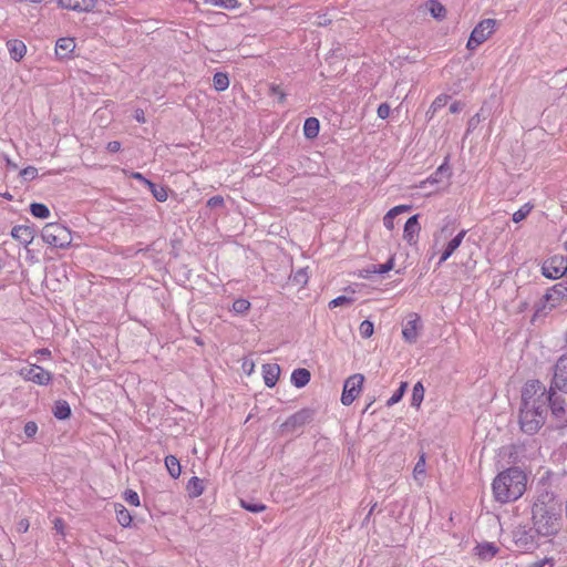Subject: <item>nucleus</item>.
<instances>
[{"label":"nucleus","instance_id":"1","mask_svg":"<svg viewBox=\"0 0 567 567\" xmlns=\"http://www.w3.org/2000/svg\"><path fill=\"white\" fill-rule=\"evenodd\" d=\"M550 400L551 395L540 381L529 380L525 383L519 409V425L524 433L533 435L544 425Z\"/></svg>","mask_w":567,"mask_h":567},{"label":"nucleus","instance_id":"2","mask_svg":"<svg viewBox=\"0 0 567 567\" xmlns=\"http://www.w3.org/2000/svg\"><path fill=\"white\" fill-rule=\"evenodd\" d=\"M532 519L538 535L553 536L560 529L561 505L555 494L543 491L532 507Z\"/></svg>","mask_w":567,"mask_h":567},{"label":"nucleus","instance_id":"3","mask_svg":"<svg viewBox=\"0 0 567 567\" xmlns=\"http://www.w3.org/2000/svg\"><path fill=\"white\" fill-rule=\"evenodd\" d=\"M527 477L519 467H509L499 473L493 481L494 497L499 503L518 499L526 491Z\"/></svg>","mask_w":567,"mask_h":567},{"label":"nucleus","instance_id":"4","mask_svg":"<svg viewBox=\"0 0 567 567\" xmlns=\"http://www.w3.org/2000/svg\"><path fill=\"white\" fill-rule=\"evenodd\" d=\"M43 241L55 248H68L72 243L71 230L59 223L47 224L41 233Z\"/></svg>","mask_w":567,"mask_h":567},{"label":"nucleus","instance_id":"5","mask_svg":"<svg viewBox=\"0 0 567 567\" xmlns=\"http://www.w3.org/2000/svg\"><path fill=\"white\" fill-rule=\"evenodd\" d=\"M496 20L484 19L471 32L466 48L475 50L480 44L485 42L494 32Z\"/></svg>","mask_w":567,"mask_h":567},{"label":"nucleus","instance_id":"6","mask_svg":"<svg viewBox=\"0 0 567 567\" xmlns=\"http://www.w3.org/2000/svg\"><path fill=\"white\" fill-rule=\"evenodd\" d=\"M542 274L548 279H558L567 276V257L555 255L544 260Z\"/></svg>","mask_w":567,"mask_h":567},{"label":"nucleus","instance_id":"7","mask_svg":"<svg viewBox=\"0 0 567 567\" xmlns=\"http://www.w3.org/2000/svg\"><path fill=\"white\" fill-rule=\"evenodd\" d=\"M19 375L29 382L38 385H48L53 379V374L38 364H30L19 370Z\"/></svg>","mask_w":567,"mask_h":567},{"label":"nucleus","instance_id":"8","mask_svg":"<svg viewBox=\"0 0 567 567\" xmlns=\"http://www.w3.org/2000/svg\"><path fill=\"white\" fill-rule=\"evenodd\" d=\"M316 415V411L305 408L290 415L281 425L284 431L295 432L306 424H309Z\"/></svg>","mask_w":567,"mask_h":567},{"label":"nucleus","instance_id":"9","mask_svg":"<svg viewBox=\"0 0 567 567\" xmlns=\"http://www.w3.org/2000/svg\"><path fill=\"white\" fill-rule=\"evenodd\" d=\"M363 381L364 377L362 374H353L346 380L341 394V403L343 405L352 404L361 391Z\"/></svg>","mask_w":567,"mask_h":567},{"label":"nucleus","instance_id":"10","mask_svg":"<svg viewBox=\"0 0 567 567\" xmlns=\"http://www.w3.org/2000/svg\"><path fill=\"white\" fill-rule=\"evenodd\" d=\"M513 542L520 550H530L536 547L533 530L525 526H518L513 530Z\"/></svg>","mask_w":567,"mask_h":567},{"label":"nucleus","instance_id":"11","mask_svg":"<svg viewBox=\"0 0 567 567\" xmlns=\"http://www.w3.org/2000/svg\"><path fill=\"white\" fill-rule=\"evenodd\" d=\"M553 384L567 393V352L559 357L555 364Z\"/></svg>","mask_w":567,"mask_h":567},{"label":"nucleus","instance_id":"12","mask_svg":"<svg viewBox=\"0 0 567 567\" xmlns=\"http://www.w3.org/2000/svg\"><path fill=\"white\" fill-rule=\"evenodd\" d=\"M131 177L145 185L157 202L164 203L167 200L168 194L165 186L153 183L138 172H132Z\"/></svg>","mask_w":567,"mask_h":567},{"label":"nucleus","instance_id":"13","mask_svg":"<svg viewBox=\"0 0 567 567\" xmlns=\"http://www.w3.org/2000/svg\"><path fill=\"white\" fill-rule=\"evenodd\" d=\"M60 8L75 12H91L96 4V0H56Z\"/></svg>","mask_w":567,"mask_h":567},{"label":"nucleus","instance_id":"14","mask_svg":"<svg viewBox=\"0 0 567 567\" xmlns=\"http://www.w3.org/2000/svg\"><path fill=\"white\" fill-rule=\"evenodd\" d=\"M567 296V280L554 285L548 289L544 296L545 301L548 303L549 309L556 307V305Z\"/></svg>","mask_w":567,"mask_h":567},{"label":"nucleus","instance_id":"15","mask_svg":"<svg viewBox=\"0 0 567 567\" xmlns=\"http://www.w3.org/2000/svg\"><path fill=\"white\" fill-rule=\"evenodd\" d=\"M421 230V226L419 224V215L411 216L403 229V238L408 241L410 245L416 244L419 233Z\"/></svg>","mask_w":567,"mask_h":567},{"label":"nucleus","instance_id":"16","mask_svg":"<svg viewBox=\"0 0 567 567\" xmlns=\"http://www.w3.org/2000/svg\"><path fill=\"white\" fill-rule=\"evenodd\" d=\"M421 327V319L417 315H412L410 319L406 321V323L403 327L402 336L404 340L409 343L416 342L417 339V331Z\"/></svg>","mask_w":567,"mask_h":567},{"label":"nucleus","instance_id":"17","mask_svg":"<svg viewBox=\"0 0 567 567\" xmlns=\"http://www.w3.org/2000/svg\"><path fill=\"white\" fill-rule=\"evenodd\" d=\"M11 236L27 247L34 239V229L28 225L14 226L11 230Z\"/></svg>","mask_w":567,"mask_h":567},{"label":"nucleus","instance_id":"18","mask_svg":"<svg viewBox=\"0 0 567 567\" xmlns=\"http://www.w3.org/2000/svg\"><path fill=\"white\" fill-rule=\"evenodd\" d=\"M467 230L463 229L461 230L454 238H452L447 245L445 246V249L443 250L440 260L439 266H441L443 262H445L453 252L461 246Z\"/></svg>","mask_w":567,"mask_h":567},{"label":"nucleus","instance_id":"19","mask_svg":"<svg viewBox=\"0 0 567 567\" xmlns=\"http://www.w3.org/2000/svg\"><path fill=\"white\" fill-rule=\"evenodd\" d=\"M262 375L265 384L274 388L280 375V367L277 363H267L262 365Z\"/></svg>","mask_w":567,"mask_h":567},{"label":"nucleus","instance_id":"20","mask_svg":"<svg viewBox=\"0 0 567 567\" xmlns=\"http://www.w3.org/2000/svg\"><path fill=\"white\" fill-rule=\"evenodd\" d=\"M75 49L73 38H60L55 44V53L60 59H68Z\"/></svg>","mask_w":567,"mask_h":567},{"label":"nucleus","instance_id":"21","mask_svg":"<svg viewBox=\"0 0 567 567\" xmlns=\"http://www.w3.org/2000/svg\"><path fill=\"white\" fill-rule=\"evenodd\" d=\"M7 48L14 61H20L27 53V45L21 40L13 39L8 41Z\"/></svg>","mask_w":567,"mask_h":567},{"label":"nucleus","instance_id":"22","mask_svg":"<svg viewBox=\"0 0 567 567\" xmlns=\"http://www.w3.org/2000/svg\"><path fill=\"white\" fill-rule=\"evenodd\" d=\"M310 378H311V374H310L309 370H307L305 368H298V369L293 370L291 373V383L296 388L300 389V388L306 386L309 383Z\"/></svg>","mask_w":567,"mask_h":567},{"label":"nucleus","instance_id":"23","mask_svg":"<svg viewBox=\"0 0 567 567\" xmlns=\"http://www.w3.org/2000/svg\"><path fill=\"white\" fill-rule=\"evenodd\" d=\"M204 482L197 476H193L186 484V491L190 498H197L204 493Z\"/></svg>","mask_w":567,"mask_h":567},{"label":"nucleus","instance_id":"24","mask_svg":"<svg viewBox=\"0 0 567 567\" xmlns=\"http://www.w3.org/2000/svg\"><path fill=\"white\" fill-rule=\"evenodd\" d=\"M476 555L485 560H489L496 556L498 548L492 543H483L476 546Z\"/></svg>","mask_w":567,"mask_h":567},{"label":"nucleus","instance_id":"25","mask_svg":"<svg viewBox=\"0 0 567 567\" xmlns=\"http://www.w3.org/2000/svg\"><path fill=\"white\" fill-rule=\"evenodd\" d=\"M320 130L319 120L316 117H308L303 123V134L307 138L312 140L318 136Z\"/></svg>","mask_w":567,"mask_h":567},{"label":"nucleus","instance_id":"26","mask_svg":"<svg viewBox=\"0 0 567 567\" xmlns=\"http://www.w3.org/2000/svg\"><path fill=\"white\" fill-rule=\"evenodd\" d=\"M52 412L58 420H66L71 416V408L65 400H58Z\"/></svg>","mask_w":567,"mask_h":567},{"label":"nucleus","instance_id":"27","mask_svg":"<svg viewBox=\"0 0 567 567\" xmlns=\"http://www.w3.org/2000/svg\"><path fill=\"white\" fill-rule=\"evenodd\" d=\"M426 9L431 13V16L437 20H442L446 16L445 7L439 0L427 1Z\"/></svg>","mask_w":567,"mask_h":567},{"label":"nucleus","instance_id":"28","mask_svg":"<svg viewBox=\"0 0 567 567\" xmlns=\"http://www.w3.org/2000/svg\"><path fill=\"white\" fill-rule=\"evenodd\" d=\"M308 267L299 268L289 276V281L299 287H305L308 282Z\"/></svg>","mask_w":567,"mask_h":567},{"label":"nucleus","instance_id":"29","mask_svg":"<svg viewBox=\"0 0 567 567\" xmlns=\"http://www.w3.org/2000/svg\"><path fill=\"white\" fill-rule=\"evenodd\" d=\"M165 466L173 478H178L182 473L179 460L174 455L165 457Z\"/></svg>","mask_w":567,"mask_h":567},{"label":"nucleus","instance_id":"30","mask_svg":"<svg viewBox=\"0 0 567 567\" xmlns=\"http://www.w3.org/2000/svg\"><path fill=\"white\" fill-rule=\"evenodd\" d=\"M115 513H116V519L121 526H123V527L131 526L132 515L122 504H115Z\"/></svg>","mask_w":567,"mask_h":567},{"label":"nucleus","instance_id":"31","mask_svg":"<svg viewBox=\"0 0 567 567\" xmlns=\"http://www.w3.org/2000/svg\"><path fill=\"white\" fill-rule=\"evenodd\" d=\"M213 85L217 92L226 91L229 86V78L225 72H217L213 78Z\"/></svg>","mask_w":567,"mask_h":567},{"label":"nucleus","instance_id":"32","mask_svg":"<svg viewBox=\"0 0 567 567\" xmlns=\"http://www.w3.org/2000/svg\"><path fill=\"white\" fill-rule=\"evenodd\" d=\"M30 213L40 219H45L50 216L49 207L42 203H32L30 205Z\"/></svg>","mask_w":567,"mask_h":567},{"label":"nucleus","instance_id":"33","mask_svg":"<svg viewBox=\"0 0 567 567\" xmlns=\"http://www.w3.org/2000/svg\"><path fill=\"white\" fill-rule=\"evenodd\" d=\"M424 386L421 382H416L413 386L411 405L414 408H420L423 399H424Z\"/></svg>","mask_w":567,"mask_h":567},{"label":"nucleus","instance_id":"34","mask_svg":"<svg viewBox=\"0 0 567 567\" xmlns=\"http://www.w3.org/2000/svg\"><path fill=\"white\" fill-rule=\"evenodd\" d=\"M408 389V382H401L399 389L392 394V396L386 401V406H393L394 404L399 403L405 391Z\"/></svg>","mask_w":567,"mask_h":567},{"label":"nucleus","instance_id":"35","mask_svg":"<svg viewBox=\"0 0 567 567\" xmlns=\"http://www.w3.org/2000/svg\"><path fill=\"white\" fill-rule=\"evenodd\" d=\"M204 1L212 6L227 9V10H234L239 7L238 0H204Z\"/></svg>","mask_w":567,"mask_h":567},{"label":"nucleus","instance_id":"36","mask_svg":"<svg viewBox=\"0 0 567 567\" xmlns=\"http://www.w3.org/2000/svg\"><path fill=\"white\" fill-rule=\"evenodd\" d=\"M250 309V302L247 299L238 298L233 302L231 311L237 315H245Z\"/></svg>","mask_w":567,"mask_h":567},{"label":"nucleus","instance_id":"37","mask_svg":"<svg viewBox=\"0 0 567 567\" xmlns=\"http://www.w3.org/2000/svg\"><path fill=\"white\" fill-rule=\"evenodd\" d=\"M240 505L243 508L250 513H260L266 509V506L264 504L255 503L252 501L240 499Z\"/></svg>","mask_w":567,"mask_h":567},{"label":"nucleus","instance_id":"38","mask_svg":"<svg viewBox=\"0 0 567 567\" xmlns=\"http://www.w3.org/2000/svg\"><path fill=\"white\" fill-rule=\"evenodd\" d=\"M532 209H533V206L529 203L523 205L518 210H516L513 214V221L514 223L522 221L523 219H525L529 215Z\"/></svg>","mask_w":567,"mask_h":567},{"label":"nucleus","instance_id":"39","mask_svg":"<svg viewBox=\"0 0 567 567\" xmlns=\"http://www.w3.org/2000/svg\"><path fill=\"white\" fill-rule=\"evenodd\" d=\"M359 332H360V336L363 338V339H368L370 338L373 332H374V326H373V322L370 321V320H363L361 323H360V327H359Z\"/></svg>","mask_w":567,"mask_h":567},{"label":"nucleus","instance_id":"40","mask_svg":"<svg viewBox=\"0 0 567 567\" xmlns=\"http://www.w3.org/2000/svg\"><path fill=\"white\" fill-rule=\"evenodd\" d=\"M449 99H450L449 95H445V94L439 95L432 102L430 111H432V113L437 112L439 110H441L442 107H444L447 104Z\"/></svg>","mask_w":567,"mask_h":567},{"label":"nucleus","instance_id":"41","mask_svg":"<svg viewBox=\"0 0 567 567\" xmlns=\"http://www.w3.org/2000/svg\"><path fill=\"white\" fill-rule=\"evenodd\" d=\"M394 266V257L392 256L386 262L373 266V272L384 275L389 272Z\"/></svg>","mask_w":567,"mask_h":567},{"label":"nucleus","instance_id":"42","mask_svg":"<svg viewBox=\"0 0 567 567\" xmlns=\"http://www.w3.org/2000/svg\"><path fill=\"white\" fill-rule=\"evenodd\" d=\"M413 475H414L415 480H420V476H424L425 475V457H424V454H422L420 456L419 461L416 462V464L414 466V470H413Z\"/></svg>","mask_w":567,"mask_h":567},{"label":"nucleus","instance_id":"43","mask_svg":"<svg viewBox=\"0 0 567 567\" xmlns=\"http://www.w3.org/2000/svg\"><path fill=\"white\" fill-rule=\"evenodd\" d=\"M124 499L132 506H140V496L133 489H126L124 492Z\"/></svg>","mask_w":567,"mask_h":567},{"label":"nucleus","instance_id":"44","mask_svg":"<svg viewBox=\"0 0 567 567\" xmlns=\"http://www.w3.org/2000/svg\"><path fill=\"white\" fill-rule=\"evenodd\" d=\"M352 302V298L347 296H338L329 302V308L333 309L340 306L350 305Z\"/></svg>","mask_w":567,"mask_h":567},{"label":"nucleus","instance_id":"45","mask_svg":"<svg viewBox=\"0 0 567 567\" xmlns=\"http://www.w3.org/2000/svg\"><path fill=\"white\" fill-rule=\"evenodd\" d=\"M20 176L24 181H32L38 176V169L34 166H27L20 172Z\"/></svg>","mask_w":567,"mask_h":567},{"label":"nucleus","instance_id":"46","mask_svg":"<svg viewBox=\"0 0 567 567\" xmlns=\"http://www.w3.org/2000/svg\"><path fill=\"white\" fill-rule=\"evenodd\" d=\"M23 432L27 437H33L38 432V425L33 421H29L24 424Z\"/></svg>","mask_w":567,"mask_h":567},{"label":"nucleus","instance_id":"47","mask_svg":"<svg viewBox=\"0 0 567 567\" xmlns=\"http://www.w3.org/2000/svg\"><path fill=\"white\" fill-rule=\"evenodd\" d=\"M547 393L554 396V393L551 391H548ZM549 406L551 408L553 413L557 416L559 415V413L564 412V408L561 406V404L558 403L557 400L554 398H551V400L548 402V408Z\"/></svg>","mask_w":567,"mask_h":567},{"label":"nucleus","instance_id":"48","mask_svg":"<svg viewBox=\"0 0 567 567\" xmlns=\"http://www.w3.org/2000/svg\"><path fill=\"white\" fill-rule=\"evenodd\" d=\"M390 112H391V107L388 103H381L377 111L378 116L382 120L388 118L390 115Z\"/></svg>","mask_w":567,"mask_h":567},{"label":"nucleus","instance_id":"49","mask_svg":"<svg viewBox=\"0 0 567 567\" xmlns=\"http://www.w3.org/2000/svg\"><path fill=\"white\" fill-rule=\"evenodd\" d=\"M207 206L210 208L224 206V198L219 195L213 196L207 200Z\"/></svg>","mask_w":567,"mask_h":567},{"label":"nucleus","instance_id":"50","mask_svg":"<svg viewBox=\"0 0 567 567\" xmlns=\"http://www.w3.org/2000/svg\"><path fill=\"white\" fill-rule=\"evenodd\" d=\"M394 218L393 215H390V212H388L383 218L384 226L390 230L394 228Z\"/></svg>","mask_w":567,"mask_h":567},{"label":"nucleus","instance_id":"51","mask_svg":"<svg viewBox=\"0 0 567 567\" xmlns=\"http://www.w3.org/2000/svg\"><path fill=\"white\" fill-rule=\"evenodd\" d=\"M410 208L411 207L408 205H399V206L391 208L389 212H390V215H393L395 217L403 212L410 210Z\"/></svg>","mask_w":567,"mask_h":567},{"label":"nucleus","instance_id":"52","mask_svg":"<svg viewBox=\"0 0 567 567\" xmlns=\"http://www.w3.org/2000/svg\"><path fill=\"white\" fill-rule=\"evenodd\" d=\"M106 150L110 153H116L121 150V143L118 141H111L107 143Z\"/></svg>","mask_w":567,"mask_h":567},{"label":"nucleus","instance_id":"53","mask_svg":"<svg viewBox=\"0 0 567 567\" xmlns=\"http://www.w3.org/2000/svg\"><path fill=\"white\" fill-rule=\"evenodd\" d=\"M134 118L140 123H145L144 111L142 109H136L134 112Z\"/></svg>","mask_w":567,"mask_h":567},{"label":"nucleus","instance_id":"54","mask_svg":"<svg viewBox=\"0 0 567 567\" xmlns=\"http://www.w3.org/2000/svg\"><path fill=\"white\" fill-rule=\"evenodd\" d=\"M463 109V104L461 102H453L450 105V112L451 113H458Z\"/></svg>","mask_w":567,"mask_h":567},{"label":"nucleus","instance_id":"55","mask_svg":"<svg viewBox=\"0 0 567 567\" xmlns=\"http://www.w3.org/2000/svg\"><path fill=\"white\" fill-rule=\"evenodd\" d=\"M480 122V116L478 114L474 115L470 121H468V128L467 131L470 132L472 128L475 127L476 123Z\"/></svg>","mask_w":567,"mask_h":567},{"label":"nucleus","instance_id":"56","mask_svg":"<svg viewBox=\"0 0 567 567\" xmlns=\"http://www.w3.org/2000/svg\"><path fill=\"white\" fill-rule=\"evenodd\" d=\"M28 528H29L28 522L21 520L20 524H19V530L20 532H27Z\"/></svg>","mask_w":567,"mask_h":567},{"label":"nucleus","instance_id":"57","mask_svg":"<svg viewBox=\"0 0 567 567\" xmlns=\"http://www.w3.org/2000/svg\"><path fill=\"white\" fill-rule=\"evenodd\" d=\"M275 94H279V101L282 102L285 100V94L279 90V87H272Z\"/></svg>","mask_w":567,"mask_h":567},{"label":"nucleus","instance_id":"58","mask_svg":"<svg viewBox=\"0 0 567 567\" xmlns=\"http://www.w3.org/2000/svg\"><path fill=\"white\" fill-rule=\"evenodd\" d=\"M446 169H447V168H445V166H444V165H441V166L437 168L436 174H437V173H444V171H446Z\"/></svg>","mask_w":567,"mask_h":567},{"label":"nucleus","instance_id":"59","mask_svg":"<svg viewBox=\"0 0 567 567\" xmlns=\"http://www.w3.org/2000/svg\"><path fill=\"white\" fill-rule=\"evenodd\" d=\"M441 231H442V234H444V233H447L449 235L452 234V230L450 231L447 226H444Z\"/></svg>","mask_w":567,"mask_h":567},{"label":"nucleus","instance_id":"60","mask_svg":"<svg viewBox=\"0 0 567 567\" xmlns=\"http://www.w3.org/2000/svg\"><path fill=\"white\" fill-rule=\"evenodd\" d=\"M58 525H62V519L58 518V519L55 520V527H56V528H58Z\"/></svg>","mask_w":567,"mask_h":567}]
</instances>
